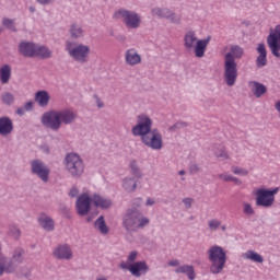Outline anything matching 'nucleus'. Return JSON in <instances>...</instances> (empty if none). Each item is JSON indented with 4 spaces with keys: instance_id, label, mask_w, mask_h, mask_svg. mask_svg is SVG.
Returning a JSON list of instances; mask_svg holds the SVG:
<instances>
[{
    "instance_id": "18",
    "label": "nucleus",
    "mask_w": 280,
    "mask_h": 280,
    "mask_svg": "<svg viewBox=\"0 0 280 280\" xmlns=\"http://www.w3.org/2000/svg\"><path fill=\"white\" fill-rule=\"evenodd\" d=\"M58 112L61 126L62 124L65 126H71V124H75L78 120V113L72 108L58 109Z\"/></svg>"
},
{
    "instance_id": "22",
    "label": "nucleus",
    "mask_w": 280,
    "mask_h": 280,
    "mask_svg": "<svg viewBox=\"0 0 280 280\" xmlns=\"http://www.w3.org/2000/svg\"><path fill=\"white\" fill-rule=\"evenodd\" d=\"M36 47L37 44H34L32 42H22L19 45V51L20 54H22V56H25L26 58H35Z\"/></svg>"
},
{
    "instance_id": "29",
    "label": "nucleus",
    "mask_w": 280,
    "mask_h": 280,
    "mask_svg": "<svg viewBox=\"0 0 280 280\" xmlns=\"http://www.w3.org/2000/svg\"><path fill=\"white\" fill-rule=\"evenodd\" d=\"M121 187L127 191V194H132L137 189V179L133 177H125L121 180Z\"/></svg>"
},
{
    "instance_id": "53",
    "label": "nucleus",
    "mask_w": 280,
    "mask_h": 280,
    "mask_svg": "<svg viewBox=\"0 0 280 280\" xmlns=\"http://www.w3.org/2000/svg\"><path fill=\"white\" fill-rule=\"evenodd\" d=\"M156 205V201L153 198H148L145 201V207H152Z\"/></svg>"
},
{
    "instance_id": "43",
    "label": "nucleus",
    "mask_w": 280,
    "mask_h": 280,
    "mask_svg": "<svg viewBox=\"0 0 280 280\" xmlns=\"http://www.w3.org/2000/svg\"><path fill=\"white\" fill-rule=\"evenodd\" d=\"M10 235L13 236L14 240H19V237H21V230L16 226H12L10 229Z\"/></svg>"
},
{
    "instance_id": "16",
    "label": "nucleus",
    "mask_w": 280,
    "mask_h": 280,
    "mask_svg": "<svg viewBox=\"0 0 280 280\" xmlns=\"http://www.w3.org/2000/svg\"><path fill=\"white\" fill-rule=\"evenodd\" d=\"M91 202H93V196H89V192L81 194L75 202L77 213L80 215H88L91 211Z\"/></svg>"
},
{
    "instance_id": "6",
    "label": "nucleus",
    "mask_w": 280,
    "mask_h": 280,
    "mask_svg": "<svg viewBox=\"0 0 280 280\" xmlns=\"http://www.w3.org/2000/svg\"><path fill=\"white\" fill-rule=\"evenodd\" d=\"M66 51L74 62L86 65L89 62V56H91V46L68 40L66 42Z\"/></svg>"
},
{
    "instance_id": "50",
    "label": "nucleus",
    "mask_w": 280,
    "mask_h": 280,
    "mask_svg": "<svg viewBox=\"0 0 280 280\" xmlns=\"http://www.w3.org/2000/svg\"><path fill=\"white\" fill-rule=\"evenodd\" d=\"M97 108H104V101L100 96H94Z\"/></svg>"
},
{
    "instance_id": "7",
    "label": "nucleus",
    "mask_w": 280,
    "mask_h": 280,
    "mask_svg": "<svg viewBox=\"0 0 280 280\" xmlns=\"http://www.w3.org/2000/svg\"><path fill=\"white\" fill-rule=\"evenodd\" d=\"M280 188H266L260 187L255 190V202L256 207H261L262 209H271L275 207L276 196L279 194Z\"/></svg>"
},
{
    "instance_id": "35",
    "label": "nucleus",
    "mask_w": 280,
    "mask_h": 280,
    "mask_svg": "<svg viewBox=\"0 0 280 280\" xmlns=\"http://www.w3.org/2000/svg\"><path fill=\"white\" fill-rule=\"evenodd\" d=\"M129 167L135 178H143V171H141V167H139V164L137 163L136 160L130 161Z\"/></svg>"
},
{
    "instance_id": "62",
    "label": "nucleus",
    "mask_w": 280,
    "mask_h": 280,
    "mask_svg": "<svg viewBox=\"0 0 280 280\" xmlns=\"http://www.w3.org/2000/svg\"><path fill=\"white\" fill-rule=\"evenodd\" d=\"M0 34H1V28H0Z\"/></svg>"
},
{
    "instance_id": "44",
    "label": "nucleus",
    "mask_w": 280,
    "mask_h": 280,
    "mask_svg": "<svg viewBox=\"0 0 280 280\" xmlns=\"http://www.w3.org/2000/svg\"><path fill=\"white\" fill-rule=\"evenodd\" d=\"M219 178L221 180H224L225 183H231L233 180L234 176L229 173H222L219 175Z\"/></svg>"
},
{
    "instance_id": "47",
    "label": "nucleus",
    "mask_w": 280,
    "mask_h": 280,
    "mask_svg": "<svg viewBox=\"0 0 280 280\" xmlns=\"http://www.w3.org/2000/svg\"><path fill=\"white\" fill-rule=\"evenodd\" d=\"M143 205V199L141 198H136L132 200V209H139Z\"/></svg>"
},
{
    "instance_id": "17",
    "label": "nucleus",
    "mask_w": 280,
    "mask_h": 280,
    "mask_svg": "<svg viewBox=\"0 0 280 280\" xmlns=\"http://www.w3.org/2000/svg\"><path fill=\"white\" fill-rule=\"evenodd\" d=\"M52 257H55V259H59L61 261H71V259H73V249L71 248V245H69V244L58 245L52 250Z\"/></svg>"
},
{
    "instance_id": "32",
    "label": "nucleus",
    "mask_w": 280,
    "mask_h": 280,
    "mask_svg": "<svg viewBox=\"0 0 280 280\" xmlns=\"http://www.w3.org/2000/svg\"><path fill=\"white\" fill-rule=\"evenodd\" d=\"M12 78V68L8 65H4L0 68V82L1 84H8Z\"/></svg>"
},
{
    "instance_id": "26",
    "label": "nucleus",
    "mask_w": 280,
    "mask_h": 280,
    "mask_svg": "<svg viewBox=\"0 0 280 280\" xmlns=\"http://www.w3.org/2000/svg\"><path fill=\"white\" fill-rule=\"evenodd\" d=\"M34 100H35L36 104H38V106H40V108H45V107L49 106L51 96L49 95V92H47L45 90H40L35 93Z\"/></svg>"
},
{
    "instance_id": "57",
    "label": "nucleus",
    "mask_w": 280,
    "mask_h": 280,
    "mask_svg": "<svg viewBox=\"0 0 280 280\" xmlns=\"http://www.w3.org/2000/svg\"><path fill=\"white\" fill-rule=\"evenodd\" d=\"M95 280H108V278L106 276H98Z\"/></svg>"
},
{
    "instance_id": "40",
    "label": "nucleus",
    "mask_w": 280,
    "mask_h": 280,
    "mask_svg": "<svg viewBox=\"0 0 280 280\" xmlns=\"http://www.w3.org/2000/svg\"><path fill=\"white\" fill-rule=\"evenodd\" d=\"M221 226L222 221L218 219H211L208 221V229H210V231H218V229H220Z\"/></svg>"
},
{
    "instance_id": "54",
    "label": "nucleus",
    "mask_w": 280,
    "mask_h": 280,
    "mask_svg": "<svg viewBox=\"0 0 280 280\" xmlns=\"http://www.w3.org/2000/svg\"><path fill=\"white\" fill-rule=\"evenodd\" d=\"M25 113H26L25 107H19L16 109V115L23 116L25 115Z\"/></svg>"
},
{
    "instance_id": "11",
    "label": "nucleus",
    "mask_w": 280,
    "mask_h": 280,
    "mask_svg": "<svg viewBox=\"0 0 280 280\" xmlns=\"http://www.w3.org/2000/svg\"><path fill=\"white\" fill-rule=\"evenodd\" d=\"M119 268L121 270H129L132 277H143L150 272V266L144 260L136 261L133 264H128L126 261L120 262Z\"/></svg>"
},
{
    "instance_id": "30",
    "label": "nucleus",
    "mask_w": 280,
    "mask_h": 280,
    "mask_svg": "<svg viewBox=\"0 0 280 280\" xmlns=\"http://www.w3.org/2000/svg\"><path fill=\"white\" fill-rule=\"evenodd\" d=\"M38 222L44 231H54V219H51V217L47 214H40Z\"/></svg>"
},
{
    "instance_id": "55",
    "label": "nucleus",
    "mask_w": 280,
    "mask_h": 280,
    "mask_svg": "<svg viewBox=\"0 0 280 280\" xmlns=\"http://www.w3.org/2000/svg\"><path fill=\"white\" fill-rule=\"evenodd\" d=\"M231 183H234L235 185H242V180L237 177H233V179L231 180Z\"/></svg>"
},
{
    "instance_id": "5",
    "label": "nucleus",
    "mask_w": 280,
    "mask_h": 280,
    "mask_svg": "<svg viewBox=\"0 0 280 280\" xmlns=\"http://www.w3.org/2000/svg\"><path fill=\"white\" fill-rule=\"evenodd\" d=\"M63 167L72 178H80L84 174V160L75 152L67 153L63 159Z\"/></svg>"
},
{
    "instance_id": "27",
    "label": "nucleus",
    "mask_w": 280,
    "mask_h": 280,
    "mask_svg": "<svg viewBox=\"0 0 280 280\" xmlns=\"http://www.w3.org/2000/svg\"><path fill=\"white\" fill-rule=\"evenodd\" d=\"M177 275H187L189 280L196 279V271L192 265H182L175 269Z\"/></svg>"
},
{
    "instance_id": "42",
    "label": "nucleus",
    "mask_w": 280,
    "mask_h": 280,
    "mask_svg": "<svg viewBox=\"0 0 280 280\" xmlns=\"http://www.w3.org/2000/svg\"><path fill=\"white\" fill-rule=\"evenodd\" d=\"M138 257H139V252L132 250L127 256V261H125V264H129V265L136 264L135 261H137Z\"/></svg>"
},
{
    "instance_id": "52",
    "label": "nucleus",
    "mask_w": 280,
    "mask_h": 280,
    "mask_svg": "<svg viewBox=\"0 0 280 280\" xmlns=\"http://www.w3.org/2000/svg\"><path fill=\"white\" fill-rule=\"evenodd\" d=\"M80 194V190H78V188H71L69 196L71 198H77V196Z\"/></svg>"
},
{
    "instance_id": "28",
    "label": "nucleus",
    "mask_w": 280,
    "mask_h": 280,
    "mask_svg": "<svg viewBox=\"0 0 280 280\" xmlns=\"http://www.w3.org/2000/svg\"><path fill=\"white\" fill-rule=\"evenodd\" d=\"M242 257L243 259H247L254 264H261L264 261V256L253 249H248L247 252L243 253Z\"/></svg>"
},
{
    "instance_id": "25",
    "label": "nucleus",
    "mask_w": 280,
    "mask_h": 280,
    "mask_svg": "<svg viewBox=\"0 0 280 280\" xmlns=\"http://www.w3.org/2000/svg\"><path fill=\"white\" fill-rule=\"evenodd\" d=\"M248 86H249L253 95L257 98L264 97V95H266V93H268V88H266V85H264L262 83H260L258 81H249Z\"/></svg>"
},
{
    "instance_id": "46",
    "label": "nucleus",
    "mask_w": 280,
    "mask_h": 280,
    "mask_svg": "<svg viewBox=\"0 0 280 280\" xmlns=\"http://www.w3.org/2000/svg\"><path fill=\"white\" fill-rule=\"evenodd\" d=\"M217 158L220 159L221 161H226L229 160V153H226V151L221 150L219 152L215 153Z\"/></svg>"
},
{
    "instance_id": "9",
    "label": "nucleus",
    "mask_w": 280,
    "mask_h": 280,
    "mask_svg": "<svg viewBox=\"0 0 280 280\" xmlns=\"http://www.w3.org/2000/svg\"><path fill=\"white\" fill-rule=\"evenodd\" d=\"M153 125L154 121L149 115L140 114L137 116V125L131 128V135L143 139V137H147V135L152 131Z\"/></svg>"
},
{
    "instance_id": "21",
    "label": "nucleus",
    "mask_w": 280,
    "mask_h": 280,
    "mask_svg": "<svg viewBox=\"0 0 280 280\" xmlns=\"http://www.w3.org/2000/svg\"><path fill=\"white\" fill-rule=\"evenodd\" d=\"M92 202L97 209H110L113 207V200L100 194L92 195Z\"/></svg>"
},
{
    "instance_id": "2",
    "label": "nucleus",
    "mask_w": 280,
    "mask_h": 280,
    "mask_svg": "<svg viewBox=\"0 0 280 280\" xmlns=\"http://www.w3.org/2000/svg\"><path fill=\"white\" fill-rule=\"evenodd\" d=\"M183 40L186 51H194L196 58H205L207 47H209V43H211V36L200 39L196 31L189 30L184 34Z\"/></svg>"
},
{
    "instance_id": "10",
    "label": "nucleus",
    "mask_w": 280,
    "mask_h": 280,
    "mask_svg": "<svg viewBox=\"0 0 280 280\" xmlns=\"http://www.w3.org/2000/svg\"><path fill=\"white\" fill-rule=\"evenodd\" d=\"M40 121L45 128L52 130V132H58L62 128L58 109H50L44 113Z\"/></svg>"
},
{
    "instance_id": "58",
    "label": "nucleus",
    "mask_w": 280,
    "mask_h": 280,
    "mask_svg": "<svg viewBox=\"0 0 280 280\" xmlns=\"http://www.w3.org/2000/svg\"><path fill=\"white\" fill-rule=\"evenodd\" d=\"M179 176H185V171H179Z\"/></svg>"
},
{
    "instance_id": "31",
    "label": "nucleus",
    "mask_w": 280,
    "mask_h": 280,
    "mask_svg": "<svg viewBox=\"0 0 280 280\" xmlns=\"http://www.w3.org/2000/svg\"><path fill=\"white\" fill-rule=\"evenodd\" d=\"M94 229L101 233V235H108L109 229L106 225V221L104 220V215L98 217V219L94 222Z\"/></svg>"
},
{
    "instance_id": "15",
    "label": "nucleus",
    "mask_w": 280,
    "mask_h": 280,
    "mask_svg": "<svg viewBox=\"0 0 280 280\" xmlns=\"http://www.w3.org/2000/svg\"><path fill=\"white\" fill-rule=\"evenodd\" d=\"M267 45L271 54H273L276 58H280V25L270 30V34L267 37Z\"/></svg>"
},
{
    "instance_id": "34",
    "label": "nucleus",
    "mask_w": 280,
    "mask_h": 280,
    "mask_svg": "<svg viewBox=\"0 0 280 280\" xmlns=\"http://www.w3.org/2000/svg\"><path fill=\"white\" fill-rule=\"evenodd\" d=\"M52 52L50 49L47 48V46H40L37 45L36 50H35V58H51Z\"/></svg>"
},
{
    "instance_id": "23",
    "label": "nucleus",
    "mask_w": 280,
    "mask_h": 280,
    "mask_svg": "<svg viewBox=\"0 0 280 280\" xmlns=\"http://www.w3.org/2000/svg\"><path fill=\"white\" fill-rule=\"evenodd\" d=\"M14 132V122L8 116L0 117V136L8 137Z\"/></svg>"
},
{
    "instance_id": "41",
    "label": "nucleus",
    "mask_w": 280,
    "mask_h": 280,
    "mask_svg": "<svg viewBox=\"0 0 280 280\" xmlns=\"http://www.w3.org/2000/svg\"><path fill=\"white\" fill-rule=\"evenodd\" d=\"M2 25L7 27V30H10L11 32H16V26L14 25V20L4 18L2 20Z\"/></svg>"
},
{
    "instance_id": "60",
    "label": "nucleus",
    "mask_w": 280,
    "mask_h": 280,
    "mask_svg": "<svg viewBox=\"0 0 280 280\" xmlns=\"http://www.w3.org/2000/svg\"><path fill=\"white\" fill-rule=\"evenodd\" d=\"M91 220H92L91 217H88L86 221H88V222H91Z\"/></svg>"
},
{
    "instance_id": "45",
    "label": "nucleus",
    "mask_w": 280,
    "mask_h": 280,
    "mask_svg": "<svg viewBox=\"0 0 280 280\" xmlns=\"http://www.w3.org/2000/svg\"><path fill=\"white\" fill-rule=\"evenodd\" d=\"M185 209H191L192 205H194V199L192 198H189V197H186L182 200Z\"/></svg>"
},
{
    "instance_id": "8",
    "label": "nucleus",
    "mask_w": 280,
    "mask_h": 280,
    "mask_svg": "<svg viewBox=\"0 0 280 280\" xmlns=\"http://www.w3.org/2000/svg\"><path fill=\"white\" fill-rule=\"evenodd\" d=\"M114 19L121 20L127 30H139L141 27V14L127 9H118L114 12Z\"/></svg>"
},
{
    "instance_id": "37",
    "label": "nucleus",
    "mask_w": 280,
    "mask_h": 280,
    "mask_svg": "<svg viewBox=\"0 0 280 280\" xmlns=\"http://www.w3.org/2000/svg\"><path fill=\"white\" fill-rule=\"evenodd\" d=\"M23 255H25V252L22 248L14 249L12 261H14L15 264H23Z\"/></svg>"
},
{
    "instance_id": "3",
    "label": "nucleus",
    "mask_w": 280,
    "mask_h": 280,
    "mask_svg": "<svg viewBox=\"0 0 280 280\" xmlns=\"http://www.w3.org/2000/svg\"><path fill=\"white\" fill-rule=\"evenodd\" d=\"M148 224H150V219L136 208L127 209L122 217V226L128 233H137L140 229H145Z\"/></svg>"
},
{
    "instance_id": "59",
    "label": "nucleus",
    "mask_w": 280,
    "mask_h": 280,
    "mask_svg": "<svg viewBox=\"0 0 280 280\" xmlns=\"http://www.w3.org/2000/svg\"><path fill=\"white\" fill-rule=\"evenodd\" d=\"M222 231H226V225H221Z\"/></svg>"
},
{
    "instance_id": "61",
    "label": "nucleus",
    "mask_w": 280,
    "mask_h": 280,
    "mask_svg": "<svg viewBox=\"0 0 280 280\" xmlns=\"http://www.w3.org/2000/svg\"><path fill=\"white\" fill-rule=\"evenodd\" d=\"M45 152H46V154H49V149H46Z\"/></svg>"
},
{
    "instance_id": "24",
    "label": "nucleus",
    "mask_w": 280,
    "mask_h": 280,
    "mask_svg": "<svg viewBox=\"0 0 280 280\" xmlns=\"http://www.w3.org/2000/svg\"><path fill=\"white\" fill-rule=\"evenodd\" d=\"M256 51L258 54V57L256 59V66L258 67V69H261L266 67V65H268V50H266V44H258Z\"/></svg>"
},
{
    "instance_id": "51",
    "label": "nucleus",
    "mask_w": 280,
    "mask_h": 280,
    "mask_svg": "<svg viewBox=\"0 0 280 280\" xmlns=\"http://www.w3.org/2000/svg\"><path fill=\"white\" fill-rule=\"evenodd\" d=\"M33 108H34V102H32V101H28V102L24 105V109H25L26 112L33 110Z\"/></svg>"
},
{
    "instance_id": "20",
    "label": "nucleus",
    "mask_w": 280,
    "mask_h": 280,
    "mask_svg": "<svg viewBox=\"0 0 280 280\" xmlns=\"http://www.w3.org/2000/svg\"><path fill=\"white\" fill-rule=\"evenodd\" d=\"M14 272H16V265H14V261L5 256H0V277H3V275H12Z\"/></svg>"
},
{
    "instance_id": "48",
    "label": "nucleus",
    "mask_w": 280,
    "mask_h": 280,
    "mask_svg": "<svg viewBox=\"0 0 280 280\" xmlns=\"http://www.w3.org/2000/svg\"><path fill=\"white\" fill-rule=\"evenodd\" d=\"M39 5H51L56 0H35Z\"/></svg>"
},
{
    "instance_id": "13",
    "label": "nucleus",
    "mask_w": 280,
    "mask_h": 280,
    "mask_svg": "<svg viewBox=\"0 0 280 280\" xmlns=\"http://www.w3.org/2000/svg\"><path fill=\"white\" fill-rule=\"evenodd\" d=\"M141 141L151 150H163V135L159 129H152L151 132L142 137Z\"/></svg>"
},
{
    "instance_id": "4",
    "label": "nucleus",
    "mask_w": 280,
    "mask_h": 280,
    "mask_svg": "<svg viewBox=\"0 0 280 280\" xmlns=\"http://www.w3.org/2000/svg\"><path fill=\"white\" fill-rule=\"evenodd\" d=\"M208 259L210 261V272L220 275L226 266V250L220 245H213L208 249Z\"/></svg>"
},
{
    "instance_id": "19",
    "label": "nucleus",
    "mask_w": 280,
    "mask_h": 280,
    "mask_svg": "<svg viewBox=\"0 0 280 280\" xmlns=\"http://www.w3.org/2000/svg\"><path fill=\"white\" fill-rule=\"evenodd\" d=\"M125 62L128 67H137L143 62V58L137 48H128L125 51Z\"/></svg>"
},
{
    "instance_id": "1",
    "label": "nucleus",
    "mask_w": 280,
    "mask_h": 280,
    "mask_svg": "<svg viewBox=\"0 0 280 280\" xmlns=\"http://www.w3.org/2000/svg\"><path fill=\"white\" fill-rule=\"evenodd\" d=\"M244 58V49L240 45H231L230 50L224 55L223 78L226 86H235L237 82V61Z\"/></svg>"
},
{
    "instance_id": "33",
    "label": "nucleus",
    "mask_w": 280,
    "mask_h": 280,
    "mask_svg": "<svg viewBox=\"0 0 280 280\" xmlns=\"http://www.w3.org/2000/svg\"><path fill=\"white\" fill-rule=\"evenodd\" d=\"M69 34L71 38H84V28L80 24L70 25Z\"/></svg>"
},
{
    "instance_id": "49",
    "label": "nucleus",
    "mask_w": 280,
    "mask_h": 280,
    "mask_svg": "<svg viewBox=\"0 0 280 280\" xmlns=\"http://www.w3.org/2000/svg\"><path fill=\"white\" fill-rule=\"evenodd\" d=\"M168 266H171L172 268H179L180 267V260L173 259V260L168 261Z\"/></svg>"
},
{
    "instance_id": "14",
    "label": "nucleus",
    "mask_w": 280,
    "mask_h": 280,
    "mask_svg": "<svg viewBox=\"0 0 280 280\" xmlns=\"http://www.w3.org/2000/svg\"><path fill=\"white\" fill-rule=\"evenodd\" d=\"M151 14L156 19H166V21L174 23V25H180L182 23L180 15L176 14V12L172 11L168 8H161V7L152 8Z\"/></svg>"
},
{
    "instance_id": "36",
    "label": "nucleus",
    "mask_w": 280,
    "mask_h": 280,
    "mask_svg": "<svg viewBox=\"0 0 280 280\" xmlns=\"http://www.w3.org/2000/svg\"><path fill=\"white\" fill-rule=\"evenodd\" d=\"M1 101L5 106H12L15 102L14 94L10 92H4L1 95Z\"/></svg>"
},
{
    "instance_id": "39",
    "label": "nucleus",
    "mask_w": 280,
    "mask_h": 280,
    "mask_svg": "<svg viewBox=\"0 0 280 280\" xmlns=\"http://www.w3.org/2000/svg\"><path fill=\"white\" fill-rule=\"evenodd\" d=\"M243 213L247 215V218H253L255 215V208L249 202H243Z\"/></svg>"
},
{
    "instance_id": "12",
    "label": "nucleus",
    "mask_w": 280,
    "mask_h": 280,
    "mask_svg": "<svg viewBox=\"0 0 280 280\" xmlns=\"http://www.w3.org/2000/svg\"><path fill=\"white\" fill-rule=\"evenodd\" d=\"M31 172L34 174V176H37L42 183H49V174H51V171L49 170V166L45 164V162L40 160H32Z\"/></svg>"
},
{
    "instance_id": "56",
    "label": "nucleus",
    "mask_w": 280,
    "mask_h": 280,
    "mask_svg": "<svg viewBox=\"0 0 280 280\" xmlns=\"http://www.w3.org/2000/svg\"><path fill=\"white\" fill-rule=\"evenodd\" d=\"M180 126H183V124H182V122H177V124L173 125V126L170 128V130H177V128H180Z\"/></svg>"
},
{
    "instance_id": "38",
    "label": "nucleus",
    "mask_w": 280,
    "mask_h": 280,
    "mask_svg": "<svg viewBox=\"0 0 280 280\" xmlns=\"http://www.w3.org/2000/svg\"><path fill=\"white\" fill-rule=\"evenodd\" d=\"M232 174H235V176H248L249 172L248 168L241 167L237 165H233L231 167Z\"/></svg>"
}]
</instances>
